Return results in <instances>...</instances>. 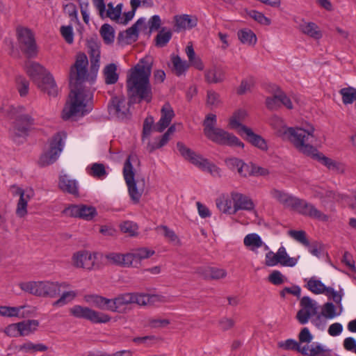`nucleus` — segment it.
Instances as JSON below:
<instances>
[{
  "label": "nucleus",
  "mask_w": 356,
  "mask_h": 356,
  "mask_svg": "<svg viewBox=\"0 0 356 356\" xmlns=\"http://www.w3.org/2000/svg\"><path fill=\"white\" fill-rule=\"evenodd\" d=\"M88 60L85 54L76 56L74 64L70 67L69 74L70 103L66 106L62 113L63 120H67L73 116H83L90 111L87 108L92 99V92L83 87L87 78Z\"/></svg>",
  "instance_id": "f257e3e1"
},
{
  "label": "nucleus",
  "mask_w": 356,
  "mask_h": 356,
  "mask_svg": "<svg viewBox=\"0 0 356 356\" xmlns=\"http://www.w3.org/2000/svg\"><path fill=\"white\" fill-rule=\"evenodd\" d=\"M152 63L147 58H142L129 71L127 88L132 99L138 98L139 102L152 99V88L149 83Z\"/></svg>",
  "instance_id": "f03ea898"
},
{
  "label": "nucleus",
  "mask_w": 356,
  "mask_h": 356,
  "mask_svg": "<svg viewBox=\"0 0 356 356\" xmlns=\"http://www.w3.org/2000/svg\"><path fill=\"white\" fill-rule=\"evenodd\" d=\"M314 128L309 125L307 129L302 127H290L282 134L295 148L300 153L309 156L316 151L313 145L316 140Z\"/></svg>",
  "instance_id": "7ed1b4c3"
},
{
  "label": "nucleus",
  "mask_w": 356,
  "mask_h": 356,
  "mask_svg": "<svg viewBox=\"0 0 356 356\" xmlns=\"http://www.w3.org/2000/svg\"><path fill=\"white\" fill-rule=\"evenodd\" d=\"M177 148L185 160L189 161L202 170L208 172L213 177H220L221 176L220 169L217 165L186 147L183 143L178 142L177 143Z\"/></svg>",
  "instance_id": "20e7f679"
},
{
  "label": "nucleus",
  "mask_w": 356,
  "mask_h": 356,
  "mask_svg": "<svg viewBox=\"0 0 356 356\" xmlns=\"http://www.w3.org/2000/svg\"><path fill=\"white\" fill-rule=\"evenodd\" d=\"M65 133H57L51 138L49 149L42 153L38 161L40 167H45L54 163L58 158L64 147Z\"/></svg>",
  "instance_id": "39448f33"
},
{
  "label": "nucleus",
  "mask_w": 356,
  "mask_h": 356,
  "mask_svg": "<svg viewBox=\"0 0 356 356\" xmlns=\"http://www.w3.org/2000/svg\"><path fill=\"white\" fill-rule=\"evenodd\" d=\"M136 160L137 156L136 155H129L126 159L123 168V176L128 187L129 194L131 200L135 204L139 202L143 194V190H139L137 188L136 182L134 179L135 172L131 164V161Z\"/></svg>",
  "instance_id": "423d86ee"
},
{
  "label": "nucleus",
  "mask_w": 356,
  "mask_h": 356,
  "mask_svg": "<svg viewBox=\"0 0 356 356\" xmlns=\"http://www.w3.org/2000/svg\"><path fill=\"white\" fill-rule=\"evenodd\" d=\"M70 313L75 318L86 319L92 323H106L111 319V316L105 313L81 305L73 306L70 309Z\"/></svg>",
  "instance_id": "0eeeda50"
},
{
  "label": "nucleus",
  "mask_w": 356,
  "mask_h": 356,
  "mask_svg": "<svg viewBox=\"0 0 356 356\" xmlns=\"http://www.w3.org/2000/svg\"><path fill=\"white\" fill-rule=\"evenodd\" d=\"M17 36L22 51L29 58L36 56L38 50L34 35L30 29L19 26L17 28Z\"/></svg>",
  "instance_id": "6e6552de"
},
{
  "label": "nucleus",
  "mask_w": 356,
  "mask_h": 356,
  "mask_svg": "<svg viewBox=\"0 0 356 356\" xmlns=\"http://www.w3.org/2000/svg\"><path fill=\"white\" fill-rule=\"evenodd\" d=\"M25 110L26 108L23 106L17 108L19 115L17 117L14 135L13 136L14 140H17V138L26 136L31 126L34 124V119L31 115L32 111H31L29 113H24Z\"/></svg>",
  "instance_id": "1a4fd4ad"
},
{
  "label": "nucleus",
  "mask_w": 356,
  "mask_h": 356,
  "mask_svg": "<svg viewBox=\"0 0 356 356\" xmlns=\"http://www.w3.org/2000/svg\"><path fill=\"white\" fill-rule=\"evenodd\" d=\"M293 209L300 214L321 221H327L328 216L318 210L314 204L297 197Z\"/></svg>",
  "instance_id": "9d476101"
},
{
  "label": "nucleus",
  "mask_w": 356,
  "mask_h": 356,
  "mask_svg": "<svg viewBox=\"0 0 356 356\" xmlns=\"http://www.w3.org/2000/svg\"><path fill=\"white\" fill-rule=\"evenodd\" d=\"M210 140L221 145L243 147L244 144L234 134L218 128L207 136Z\"/></svg>",
  "instance_id": "9b49d317"
},
{
  "label": "nucleus",
  "mask_w": 356,
  "mask_h": 356,
  "mask_svg": "<svg viewBox=\"0 0 356 356\" xmlns=\"http://www.w3.org/2000/svg\"><path fill=\"white\" fill-rule=\"evenodd\" d=\"M109 114L119 120H123L129 118V104L122 97H113L108 106Z\"/></svg>",
  "instance_id": "f8f14e48"
},
{
  "label": "nucleus",
  "mask_w": 356,
  "mask_h": 356,
  "mask_svg": "<svg viewBox=\"0 0 356 356\" xmlns=\"http://www.w3.org/2000/svg\"><path fill=\"white\" fill-rule=\"evenodd\" d=\"M301 309L296 314V318L302 325L306 324L311 316L317 314L318 306L315 301L308 296H304L300 300Z\"/></svg>",
  "instance_id": "ddd939ff"
},
{
  "label": "nucleus",
  "mask_w": 356,
  "mask_h": 356,
  "mask_svg": "<svg viewBox=\"0 0 356 356\" xmlns=\"http://www.w3.org/2000/svg\"><path fill=\"white\" fill-rule=\"evenodd\" d=\"M87 48L90 61V72L96 76L100 59V41L96 35L87 40Z\"/></svg>",
  "instance_id": "4468645a"
},
{
  "label": "nucleus",
  "mask_w": 356,
  "mask_h": 356,
  "mask_svg": "<svg viewBox=\"0 0 356 356\" xmlns=\"http://www.w3.org/2000/svg\"><path fill=\"white\" fill-rule=\"evenodd\" d=\"M95 255L87 251L78 252L74 253L72 257L74 266L86 270H91L92 268L95 265Z\"/></svg>",
  "instance_id": "2eb2a0df"
},
{
  "label": "nucleus",
  "mask_w": 356,
  "mask_h": 356,
  "mask_svg": "<svg viewBox=\"0 0 356 356\" xmlns=\"http://www.w3.org/2000/svg\"><path fill=\"white\" fill-rule=\"evenodd\" d=\"M231 197L234 203V213L235 214L239 210L251 211L254 208L252 200L242 193L232 192Z\"/></svg>",
  "instance_id": "dca6fc26"
},
{
  "label": "nucleus",
  "mask_w": 356,
  "mask_h": 356,
  "mask_svg": "<svg viewBox=\"0 0 356 356\" xmlns=\"http://www.w3.org/2000/svg\"><path fill=\"white\" fill-rule=\"evenodd\" d=\"M161 113L159 121L154 126V130L157 132H162L167 128L175 116L174 111L169 104H165L163 106Z\"/></svg>",
  "instance_id": "f3484780"
},
{
  "label": "nucleus",
  "mask_w": 356,
  "mask_h": 356,
  "mask_svg": "<svg viewBox=\"0 0 356 356\" xmlns=\"http://www.w3.org/2000/svg\"><path fill=\"white\" fill-rule=\"evenodd\" d=\"M242 129L244 132L243 137H244L245 140L261 150L266 151L268 149V145L264 138L254 134L253 131L248 127H243Z\"/></svg>",
  "instance_id": "a211bd4d"
},
{
  "label": "nucleus",
  "mask_w": 356,
  "mask_h": 356,
  "mask_svg": "<svg viewBox=\"0 0 356 356\" xmlns=\"http://www.w3.org/2000/svg\"><path fill=\"white\" fill-rule=\"evenodd\" d=\"M38 87L49 96L55 97L58 94V88L54 77L50 73H47L42 77L40 81L38 82Z\"/></svg>",
  "instance_id": "6ab92c4d"
},
{
  "label": "nucleus",
  "mask_w": 356,
  "mask_h": 356,
  "mask_svg": "<svg viewBox=\"0 0 356 356\" xmlns=\"http://www.w3.org/2000/svg\"><path fill=\"white\" fill-rule=\"evenodd\" d=\"M59 188L64 193L71 194L74 196L79 195L78 183L75 179H71L66 175H61L59 177Z\"/></svg>",
  "instance_id": "aec40b11"
},
{
  "label": "nucleus",
  "mask_w": 356,
  "mask_h": 356,
  "mask_svg": "<svg viewBox=\"0 0 356 356\" xmlns=\"http://www.w3.org/2000/svg\"><path fill=\"white\" fill-rule=\"evenodd\" d=\"M26 72L34 82L38 84L42 77L49 73L45 68L35 62H29L26 65Z\"/></svg>",
  "instance_id": "412c9836"
},
{
  "label": "nucleus",
  "mask_w": 356,
  "mask_h": 356,
  "mask_svg": "<svg viewBox=\"0 0 356 356\" xmlns=\"http://www.w3.org/2000/svg\"><path fill=\"white\" fill-rule=\"evenodd\" d=\"M94 6L98 10L101 18L108 17L113 21H119V19L115 18V7L112 3L107 4L108 9L106 10L104 0H92Z\"/></svg>",
  "instance_id": "4be33fe9"
},
{
  "label": "nucleus",
  "mask_w": 356,
  "mask_h": 356,
  "mask_svg": "<svg viewBox=\"0 0 356 356\" xmlns=\"http://www.w3.org/2000/svg\"><path fill=\"white\" fill-rule=\"evenodd\" d=\"M270 194L274 199L283 204L285 207L291 208L293 209L296 200H297L296 197L277 189H273L270 191Z\"/></svg>",
  "instance_id": "5701e85b"
},
{
  "label": "nucleus",
  "mask_w": 356,
  "mask_h": 356,
  "mask_svg": "<svg viewBox=\"0 0 356 356\" xmlns=\"http://www.w3.org/2000/svg\"><path fill=\"white\" fill-rule=\"evenodd\" d=\"M175 27L176 31H179L181 29H191L196 26L197 24V18L192 17L188 15L175 16Z\"/></svg>",
  "instance_id": "b1692460"
},
{
  "label": "nucleus",
  "mask_w": 356,
  "mask_h": 356,
  "mask_svg": "<svg viewBox=\"0 0 356 356\" xmlns=\"http://www.w3.org/2000/svg\"><path fill=\"white\" fill-rule=\"evenodd\" d=\"M134 293H125L119 294L115 298L111 299V312H119V309L125 305L134 303Z\"/></svg>",
  "instance_id": "393cba45"
},
{
  "label": "nucleus",
  "mask_w": 356,
  "mask_h": 356,
  "mask_svg": "<svg viewBox=\"0 0 356 356\" xmlns=\"http://www.w3.org/2000/svg\"><path fill=\"white\" fill-rule=\"evenodd\" d=\"M105 258L113 265L121 267H130V256L129 253L110 252L105 255Z\"/></svg>",
  "instance_id": "a878e982"
},
{
  "label": "nucleus",
  "mask_w": 356,
  "mask_h": 356,
  "mask_svg": "<svg viewBox=\"0 0 356 356\" xmlns=\"http://www.w3.org/2000/svg\"><path fill=\"white\" fill-rule=\"evenodd\" d=\"M155 252L154 250L147 248H140L134 250L131 252L129 253L131 266H134L135 264H139L141 260L150 257Z\"/></svg>",
  "instance_id": "bb28decb"
},
{
  "label": "nucleus",
  "mask_w": 356,
  "mask_h": 356,
  "mask_svg": "<svg viewBox=\"0 0 356 356\" xmlns=\"http://www.w3.org/2000/svg\"><path fill=\"white\" fill-rule=\"evenodd\" d=\"M204 77L208 83H218L223 81L225 74L220 67L213 66L205 71Z\"/></svg>",
  "instance_id": "cd10ccee"
},
{
  "label": "nucleus",
  "mask_w": 356,
  "mask_h": 356,
  "mask_svg": "<svg viewBox=\"0 0 356 356\" xmlns=\"http://www.w3.org/2000/svg\"><path fill=\"white\" fill-rule=\"evenodd\" d=\"M86 300L100 309L111 311L112 306L111 299L99 295H90L86 297Z\"/></svg>",
  "instance_id": "c85d7f7f"
},
{
  "label": "nucleus",
  "mask_w": 356,
  "mask_h": 356,
  "mask_svg": "<svg viewBox=\"0 0 356 356\" xmlns=\"http://www.w3.org/2000/svg\"><path fill=\"white\" fill-rule=\"evenodd\" d=\"M298 29L303 34L314 39H320L322 37V33L318 26L314 22H303L299 25Z\"/></svg>",
  "instance_id": "c756f323"
},
{
  "label": "nucleus",
  "mask_w": 356,
  "mask_h": 356,
  "mask_svg": "<svg viewBox=\"0 0 356 356\" xmlns=\"http://www.w3.org/2000/svg\"><path fill=\"white\" fill-rule=\"evenodd\" d=\"M105 83L113 85L118 82L119 74L117 73V65L115 63L107 65L103 70Z\"/></svg>",
  "instance_id": "7c9ffc66"
},
{
  "label": "nucleus",
  "mask_w": 356,
  "mask_h": 356,
  "mask_svg": "<svg viewBox=\"0 0 356 356\" xmlns=\"http://www.w3.org/2000/svg\"><path fill=\"white\" fill-rule=\"evenodd\" d=\"M311 158L316 160L321 163L323 165L326 166L330 170H339V163L334 161V160L325 156L323 154L319 152L317 149L313 152L312 154L309 155Z\"/></svg>",
  "instance_id": "2f4dec72"
},
{
  "label": "nucleus",
  "mask_w": 356,
  "mask_h": 356,
  "mask_svg": "<svg viewBox=\"0 0 356 356\" xmlns=\"http://www.w3.org/2000/svg\"><path fill=\"white\" fill-rule=\"evenodd\" d=\"M59 294V286L58 282H42V296L56 298Z\"/></svg>",
  "instance_id": "473e14b6"
},
{
  "label": "nucleus",
  "mask_w": 356,
  "mask_h": 356,
  "mask_svg": "<svg viewBox=\"0 0 356 356\" xmlns=\"http://www.w3.org/2000/svg\"><path fill=\"white\" fill-rule=\"evenodd\" d=\"M32 196V191H31L30 193H27L26 195L22 194L17 204V207L15 210V213L17 217L24 218L27 215L28 202L30 201Z\"/></svg>",
  "instance_id": "72a5a7b5"
},
{
  "label": "nucleus",
  "mask_w": 356,
  "mask_h": 356,
  "mask_svg": "<svg viewBox=\"0 0 356 356\" xmlns=\"http://www.w3.org/2000/svg\"><path fill=\"white\" fill-rule=\"evenodd\" d=\"M42 282H27L19 284L20 289L30 294L41 297L42 296Z\"/></svg>",
  "instance_id": "f704fd0d"
},
{
  "label": "nucleus",
  "mask_w": 356,
  "mask_h": 356,
  "mask_svg": "<svg viewBox=\"0 0 356 356\" xmlns=\"http://www.w3.org/2000/svg\"><path fill=\"white\" fill-rule=\"evenodd\" d=\"M172 71L177 76L184 74L188 69L190 65L186 60H183L179 56H172Z\"/></svg>",
  "instance_id": "c9c22d12"
},
{
  "label": "nucleus",
  "mask_w": 356,
  "mask_h": 356,
  "mask_svg": "<svg viewBox=\"0 0 356 356\" xmlns=\"http://www.w3.org/2000/svg\"><path fill=\"white\" fill-rule=\"evenodd\" d=\"M16 349L19 352L25 353H34L36 352H44L48 349V347L42 343L35 344L31 341H28L17 346Z\"/></svg>",
  "instance_id": "e433bc0d"
},
{
  "label": "nucleus",
  "mask_w": 356,
  "mask_h": 356,
  "mask_svg": "<svg viewBox=\"0 0 356 356\" xmlns=\"http://www.w3.org/2000/svg\"><path fill=\"white\" fill-rule=\"evenodd\" d=\"M244 245L250 250L254 251L256 249L264 245L261 237L257 234H249L243 239Z\"/></svg>",
  "instance_id": "4c0bfd02"
},
{
  "label": "nucleus",
  "mask_w": 356,
  "mask_h": 356,
  "mask_svg": "<svg viewBox=\"0 0 356 356\" xmlns=\"http://www.w3.org/2000/svg\"><path fill=\"white\" fill-rule=\"evenodd\" d=\"M20 327V336H27L34 332L39 326V322L37 320H26L19 322Z\"/></svg>",
  "instance_id": "58836bf2"
},
{
  "label": "nucleus",
  "mask_w": 356,
  "mask_h": 356,
  "mask_svg": "<svg viewBox=\"0 0 356 356\" xmlns=\"http://www.w3.org/2000/svg\"><path fill=\"white\" fill-rule=\"evenodd\" d=\"M172 33L170 30H167L165 27L161 28L156 35L154 41L157 47H163L167 45L172 38Z\"/></svg>",
  "instance_id": "ea45409f"
},
{
  "label": "nucleus",
  "mask_w": 356,
  "mask_h": 356,
  "mask_svg": "<svg viewBox=\"0 0 356 356\" xmlns=\"http://www.w3.org/2000/svg\"><path fill=\"white\" fill-rule=\"evenodd\" d=\"M245 115V111H239L235 113L229 120V126L231 128L236 129L238 134H240L241 136H244V132L242 130V127L245 126L242 124L240 121L244 118Z\"/></svg>",
  "instance_id": "a19ab883"
},
{
  "label": "nucleus",
  "mask_w": 356,
  "mask_h": 356,
  "mask_svg": "<svg viewBox=\"0 0 356 356\" xmlns=\"http://www.w3.org/2000/svg\"><path fill=\"white\" fill-rule=\"evenodd\" d=\"M339 94L342 97V102L344 104H353L356 100V88L353 87H347L341 88Z\"/></svg>",
  "instance_id": "79ce46f5"
},
{
  "label": "nucleus",
  "mask_w": 356,
  "mask_h": 356,
  "mask_svg": "<svg viewBox=\"0 0 356 356\" xmlns=\"http://www.w3.org/2000/svg\"><path fill=\"white\" fill-rule=\"evenodd\" d=\"M237 35L239 40L243 44L254 45L257 42V36L251 30H240Z\"/></svg>",
  "instance_id": "37998d69"
},
{
  "label": "nucleus",
  "mask_w": 356,
  "mask_h": 356,
  "mask_svg": "<svg viewBox=\"0 0 356 356\" xmlns=\"http://www.w3.org/2000/svg\"><path fill=\"white\" fill-rule=\"evenodd\" d=\"M278 255L281 260V265L283 266L293 267L296 265L298 259L294 257H290L284 246H281L278 249Z\"/></svg>",
  "instance_id": "c03bdc74"
},
{
  "label": "nucleus",
  "mask_w": 356,
  "mask_h": 356,
  "mask_svg": "<svg viewBox=\"0 0 356 356\" xmlns=\"http://www.w3.org/2000/svg\"><path fill=\"white\" fill-rule=\"evenodd\" d=\"M271 125L276 130V133L278 136L281 137L283 140L286 139L285 136L282 133L284 131L286 132V129H289L290 127H286L284 120L281 118L274 116L271 119Z\"/></svg>",
  "instance_id": "a18cd8bd"
},
{
  "label": "nucleus",
  "mask_w": 356,
  "mask_h": 356,
  "mask_svg": "<svg viewBox=\"0 0 356 356\" xmlns=\"http://www.w3.org/2000/svg\"><path fill=\"white\" fill-rule=\"evenodd\" d=\"M88 172L90 175L98 179H103L107 175L104 165L99 163H92Z\"/></svg>",
  "instance_id": "49530a36"
},
{
  "label": "nucleus",
  "mask_w": 356,
  "mask_h": 356,
  "mask_svg": "<svg viewBox=\"0 0 356 356\" xmlns=\"http://www.w3.org/2000/svg\"><path fill=\"white\" fill-rule=\"evenodd\" d=\"M100 34L106 44L113 42L115 38L114 29L110 24H103L100 29Z\"/></svg>",
  "instance_id": "de8ad7c7"
},
{
  "label": "nucleus",
  "mask_w": 356,
  "mask_h": 356,
  "mask_svg": "<svg viewBox=\"0 0 356 356\" xmlns=\"http://www.w3.org/2000/svg\"><path fill=\"white\" fill-rule=\"evenodd\" d=\"M216 124V115L212 113H210L207 115L205 120H204V134L206 136L213 132L214 130L218 129L215 125Z\"/></svg>",
  "instance_id": "09e8293b"
},
{
  "label": "nucleus",
  "mask_w": 356,
  "mask_h": 356,
  "mask_svg": "<svg viewBox=\"0 0 356 356\" xmlns=\"http://www.w3.org/2000/svg\"><path fill=\"white\" fill-rule=\"evenodd\" d=\"M77 296L75 291H68L63 292L59 299L53 303L54 307H61L73 300Z\"/></svg>",
  "instance_id": "8fccbe9b"
},
{
  "label": "nucleus",
  "mask_w": 356,
  "mask_h": 356,
  "mask_svg": "<svg viewBox=\"0 0 356 356\" xmlns=\"http://www.w3.org/2000/svg\"><path fill=\"white\" fill-rule=\"evenodd\" d=\"M120 228L122 232L127 234L129 236H134L138 234V227L136 223L132 221H124L120 224Z\"/></svg>",
  "instance_id": "3c124183"
},
{
  "label": "nucleus",
  "mask_w": 356,
  "mask_h": 356,
  "mask_svg": "<svg viewBox=\"0 0 356 356\" xmlns=\"http://www.w3.org/2000/svg\"><path fill=\"white\" fill-rule=\"evenodd\" d=\"M79 218L86 220H92L97 214L96 209L92 206L80 204Z\"/></svg>",
  "instance_id": "603ef678"
},
{
  "label": "nucleus",
  "mask_w": 356,
  "mask_h": 356,
  "mask_svg": "<svg viewBox=\"0 0 356 356\" xmlns=\"http://www.w3.org/2000/svg\"><path fill=\"white\" fill-rule=\"evenodd\" d=\"M307 289L315 294L323 293L325 284L320 280L312 277L307 284Z\"/></svg>",
  "instance_id": "864d4df0"
},
{
  "label": "nucleus",
  "mask_w": 356,
  "mask_h": 356,
  "mask_svg": "<svg viewBox=\"0 0 356 356\" xmlns=\"http://www.w3.org/2000/svg\"><path fill=\"white\" fill-rule=\"evenodd\" d=\"M145 21L143 18L138 19L131 27L127 29L126 38L136 40L138 36V27L143 25Z\"/></svg>",
  "instance_id": "5fc2aeb1"
},
{
  "label": "nucleus",
  "mask_w": 356,
  "mask_h": 356,
  "mask_svg": "<svg viewBox=\"0 0 356 356\" xmlns=\"http://www.w3.org/2000/svg\"><path fill=\"white\" fill-rule=\"evenodd\" d=\"M220 104V95L213 90H209L207 92L206 104L211 108L218 107Z\"/></svg>",
  "instance_id": "6e6d98bb"
},
{
  "label": "nucleus",
  "mask_w": 356,
  "mask_h": 356,
  "mask_svg": "<svg viewBox=\"0 0 356 356\" xmlns=\"http://www.w3.org/2000/svg\"><path fill=\"white\" fill-rule=\"evenodd\" d=\"M24 307H7L0 306V316L6 317H17L19 312Z\"/></svg>",
  "instance_id": "4d7b16f0"
},
{
  "label": "nucleus",
  "mask_w": 356,
  "mask_h": 356,
  "mask_svg": "<svg viewBox=\"0 0 356 356\" xmlns=\"http://www.w3.org/2000/svg\"><path fill=\"white\" fill-rule=\"evenodd\" d=\"M289 235L305 246H309V242L307 238L306 233L305 231L290 230L289 231Z\"/></svg>",
  "instance_id": "13d9d810"
},
{
  "label": "nucleus",
  "mask_w": 356,
  "mask_h": 356,
  "mask_svg": "<svg viewBox=\"0 0 356 356\" xmlns=\"http://www.w3.org/2000/svg\"><path fill=\"white\" fill-rule=\"evenodd\" d=\"M321 315L325 318H333L338 314L336 313V307L333 303L328 302L323 305L321 311Z\"/></svg>",
  "instance_id": "bf43d9fd"
},
{
  "label": "nucleus",
  "mask_w": 356,
  "mask_h": 356,
  "mask_svg": "<svg viewBox=\"0 0 356 356\" xmlns=\"http://www.w3.org/2000/svg\"><path fill=\"white\" fill-rule=\"evenodd\" d=\"M156 229H158V230L162 229L163 231L164 236L170 242L174 243L175 244L180 243L179 239L178 236H177V234H175V232L173 230L169 229L167 226L161 225V226L157 227Z\"/></svg>",
  "instance_id": "052dcab7"
},
{
  "label": "nucleus",
  "mask_w": 356,
  "mask_h": 356,
  "mask_svg": "<svg viewBox=\"0 0 356 356\" xmlns=\"http://www.w3.org/2000/svg\"><path fill=\"white\" fill-rule=\"evenodd\" d=\"M17 90L21 97L26 96L29 92V82L22 76H18L16 79Z\"/></svg>",
  "instance_id": "680f3d73"
},
{
  "label": "nucleus",
  "mask_w": 356,
  "mask_h": 356,
  "mask_svg": "<svg viewBox=\"0 0 356 356\" xmlns=\"http://www.w3.org/2000/svg\"><path fill=\"white\" fill-rule=\"evenodd\" d=\"M218 208L225 213L235 214L234 206L232 207V201L229 200H220L216 202Z\"/></svg>",
  "instance_id": "e2e57ef3"
},
{
  "label": "nucleus",
  "mask_w": 356,
  "mask_h": 356,
  "mask_svg": "<svg viewBox=\"0 0 356 356\" xmlns=\"http://www.w3.org/2000/svg\"><path fill=\"white\" fill-rule=\"evenodd\" d=\"M278 346L286 350H291L297 351V349L300 348V343L294 339H289L284 341H280Z\"/></svg>",
  "instance_id": "0e129e2a"
},
{
  "label": "nucleus",
  "mask_w": 356,
  "mask_h": 356,
  "mask_svg": "<svg viewBox=\"0 0 356 356\" xmlns=\"http://www.w3.org/2000/svg\"><path fill=\"white\" fill-rule=\"evenodd\" d=\"M250 17L254 19L255 21L263 25H270V19L266 17L263 13L257 10H252L249 12Z\"/></svg>",
  "instance_id": "69168bd1"
},
{
  "label": "nucleus",
  "mask_w": 356,
  "mask_h": 356,
  "mask_svg": "<svg viewBox=\"0 0 356 356\" xmlns=\"http://www.w3.org/2000/svg\"><path fill=\"white\" fill-rule=\"evenodd\" d=\"M278 255V251L274 253L272 251H269L266 254L265 264L268 266H274L280 264L281 265V260Z\"/></svg>",
  "instance_id": "338daca9"
},
{
  "label": "nucleus",
  "mask_w": 356,
  "mask_h": 356,
  "mask_svg": "<svg viewBox=\"0 0 356 356\" xmlns=\"http://www.w3.org/2000/svg\"><path fill=\"white\" fill-rule=\"evenodd\" d=\"M80 204H72L68 207H66L62 213L67 217L71 218H79L80 215Z\"/></svg>",
  "instance_id": "774afa93"
}]
</instances>
